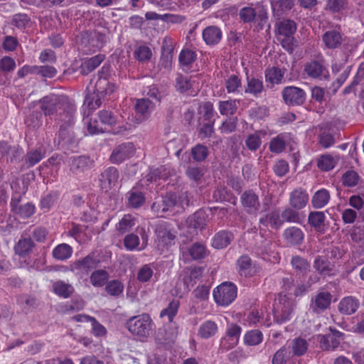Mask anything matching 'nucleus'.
<instances>
[{
	"instance_id": "f257e3e1",
	"label": "nucleus",
	"mask_w": 364,
	"mask_h": 364,
	"mask_svg": "<svg viewBox=\"0 0 364 364\" xmlns=\"http://www.w3.org/2000/svg\"><path fill=\"white\" fill-rule=\"evenodd\" d=\"M117 86L114 82V76L110 65L105 64L97 73V79L92 88L87 87L82 106V114H90L100 107L102 101L113 94Z\"/></svg>"
},
{
	"instance_id": "f03ea898",
	"label": "nucleus",
	"mask_w": 364,
	"mask_h": 364,
	"mask_svg": "<svg viewBox=\"0 0 364 364\" xmlns=\"http://www.w3.org/2000/svg\"><path fill=\"white\" fill-rule=\"evenodd\" d=\"M38 105L45 116L53 117L55 120L63 122L61 129L74 123L76 107L67 96L50 94L39 100Z\"/></svg>"
},
{
	"instance_id": "7ed1b4c3",
	"label": "nucleus",
	"mask_w": 364,
	"mask_h": 364,
	"mask_svg": "<svg viewBox=\"0 0 364 364\" xmlns=\"http://www.w3.org/2000/svg\"><path fill=\"white\" fill-rule=\"evenodd\" d=\"M192 198L191 193L187 191L180 192H168L159 201L154 202L151 205V210L158 215H162L170 212H183L190 205V200Z\"/></svg>"
},
{
	"instance_id": "20e7f679",
	"label": "nucleus",
	"mask_w": 364,
	"mask_h": 364,
	"mask_svg": "<svg viewBox=\"0 0 364 364\" xmlns=\"http://www.w3.org/2000/svg\"><path fill=\"white\" fill-rule=\"evenodd\" d=\"M125 327L136 340L144 342L152 336L155 325L149 314H141L129 318Z\"/></svg>"
},
{
	"instance_id": "39448f33",
	"label": "nucleus",
	"mask_w": 364,
	"mask_h": 364,
	"mask_svg": "<svg viewBox=\"0 0 364 364\" xmlns=\"http://www.w3.org/2000/svg\"><path fill=\"white\" fill-rule=\"evenodd\" d=\"M154 244L159 251H168L176 243V231L173 226L164 220H159L154 225Z\"/></svg>"
},
{
	"instance_id": "423d86ee",
	"label": "nucleus",
	"mask_w": 364,
	"mask_h": 364,
	"mask_svg": "<svg viewBox=\"0 0 364 364\" xmlns=\"http://www.w3.org/2000/svg\"><path fill=\"white\" fill-rule=\"evenodd\" d=\"M83 115V120L87 124V132L90 134H98L104 133L108 129L112 127L117 124V116L110 110L102 109L97 113V117L95 119H87Z\"/></svg>"
},
{
	"instance_id": "0eeeda50",
	"label": "nucleus",
	"mask_w": 364,
	"mask_h": 364,
	"mask_svg": "<svg viewBox=\"0 0 364 364\" xmlns=\"http://www.w3.org/2000/svg\"><path fill=\"white\" fill-rule=\"evenodd\" d=\"M294 301L285 294H280L273 307L274 322L282 324L289 321L293 316Z\"/></svg>"
},
{
	"instance_id": "6e6552de",
	"label": "nucleus",
	"mask_w": 364,
	"mask_h": 364,
	"mask_svg": "<svg viewBox=\"0 0 364 364\" xmlns=\"http://www.w3.org/2000/svg\"><path fill=\"white\" fill-rule=\"evenodd\" d=\"M237 287L230 282H225L214 289L213 296L215 302L221 306H228L237 298Z\"/></svg>"
},
{
	"instance_id": "1a4fd4ad",
	"label": "nucleus",
	"mask_w": 364,
	"mask_h": 364,
	"mask_svg": "<svg viewBox=\"0 0 364 364\" xmlns=\"http://www.w3.org/2000/svg\"><path fill=\"white\" fill-rule=\"evenodd\" d=\"M303 72L307 78L311 80L325 81L328 80L330 77L328 67L325 65V60L323 58L306 62L304 65Z\"/></svg>"
},
{
	"instance_id": "9d476101",
	"label": "nucleus",
	"mask_w": 364,
	"mask_h": 364,
	"mask_svg": "<svg viewBox=\"0 0 364 364\" xmlns=\"http://www.w3.org/2000/svg\"><path fill=\"white\" fill-rule=\"evenodd\" d=\"M353 241L355 242L351 260L356 266L364 264V228H355L351 234Z\"/></svg>"
},
{
	"instance_id": "9b49d317",
	"label": "nucleus",
	"mask_w": 364,
	"mask_h": 364,
	"mask_svg": "<svg viewBox=\"0 0 364 364\" xmlns=\"http://www.w3.org/2000/svg\"><path fill=\"white\" fill-rule=\"evenodd\" d=\"M255 255L264 261L277 263L280 257L276 252V245L269 239H264L261 244H257L254 248Z\"/></svg>"
},
{
	"instance_id": "f8f14e48",
	"label": "nucleus",
	"mask_w": 364,
	"mask_h": 364,
	"mask_svg": "<svg viewBox=\"0 0 364 364\" xmlns=\"http://www.w3.org/2000/svg\"><path fill=\"white\" fill-rule=\"evenodd\" d=\"M100 263L94 254H89L83 258L75 261L71 265V271L81 278L87 277Z\"/></svg>"
},
{
	"instance_id": "ddd939ff",
	"label": "nucleus",
	"mask_w": 364,
	"mask_h": 364,
	"mask_svg": "<svg viewBox=\"0 0 364 364\" xmlns=\"http://www.w3.org/2000/svg\"><path fill=\"white\" fill-rule=\"evenodd\" d=\"M284 103L289 106H300L306 100V93L302 88L296 86L284 87L282 91Z\"/></svg>"
},
{
	"instance_id": "4468645a",
	"label": "nucleus",
	"mask_w": 364,
	"mask_h": 364,
	"mask_svg": "<svg viewBox=\"0 0 364 364\" xmlns=\"http://www.w3.org/2000/svg\"><path fill=\"white\" fill-rule=\"evenodd\" d=\"M135 147L132 142H125L117 146L109 157V161L114 164H120L132 157L135 154Z\"/></svg>"
},
{
	"instance_id": "2eb2a0df",
	"label": "nucleus",
	"mask_w": 364,
	"mask_h": 364,
	"mask_svg": "<svg viewBox=\"0 0 364 364\" xmlns=\"http://www.w3.org/2000/svg\"><path fill=\"white\" fill-rule=\"evenodd\" d=\"M331 333L325 335H318V341L320 348L323 350H333L338 348L343 339L344 333L336 330L331 329Z\"/></svg>"
},
{
	"instance_id": "dca6fc26",
	"label": "nucleus",
	"mask_w": 364,
	"mask_h": 364,
	"mask_svg": "<svg viewBox=\"0 0 364 364\" xmlns=\"http://www.w3.org/2000/svg\"><path fill=\"white\" fill-rule=\"evenodd\" d=\"M241 204L250 215H257L259 210L260 202L259 196L252 190L245 191L240 196Z\"/></svg>"
},
{
	"instance_id": "f3484780",
	"label": "nucleus",
	"mask_w": 364,
	"mask_h": 364,
	"mask_svg": "<svg viewBox=\"0 0 364 364\" xmlns=\"http://www.w3.org/2000/svg\"><path fill=\"white\" fill-rule=\"evenodd\" d=\"M178 328L176 323H167L158 330L156 336L157 343L162 345H171L177 338Z\"/></svg>"
},
{
	"instance_id": "a211bd4d",
	"label": "nucleus",
	"mask_w": 364,
	"mask_h": 364,
	"mask_svg": "<svg viewBox=\"0 0 364 364\" xmlns=\"http://www.w3.org/2000/svg\"><path fill=\"white\" fill-rule=\"evenodd\" d=\"M93 161L85 155L73 156L68 160L70 171L74 174L82 173L92 168Z\"/></svg>"
},
{
	"instance_id": "6ab92c4d",
	"label": "nucleus",
	"mask_w": 364,
	"mask_h": 364,
	"mask_svg": "<svg viewBox=\"0 0 364 364\" xmlns=\"http://www.w3.org/2000/svg\"><path fill=\"white\" fill-rule=\"evenodd\" d=\"M155 104L149 98H141L136 100L134 104V109L138 115L136 119L137 122L140 123L142 121L148 119L151 112L154 111Z\"/></svg>"
},
{
	"instance_id": "aec40b11",
	"label": "nucleus",
	"mask_w": 364,
	"mask_h": 364,
	"mask_svg": "<svg viewBox=\"0 0 364 364\" xmlns=\"http://www.w3.org/2000/svg\"><path fill=\"white\" fill-rule=\"evenodd\" d=\"M309 202V194L307 191L298 188L292 191L289 194V203L290 206L296 210H301L306 207Z\"/></svg>"
},
{
	"instance_id": "412c9836",
	"label": "nucleus",
	"mask_w": 364,
	"mask_h": 364,
	"mask_svg": "<svg viewBox=\"0 0 364 364\" xmlns=\"http://www.w3.org/2000/svg\"><path fill=\"white\" fill-rule=\"evenodd\" d=\"M360 304V300L357 297L348 296L341 299L338 305V309L341 314L350 316L358 311Z\"/></svg>"
},
{
	"instance_id": "4be33fe9",
	"label": "nucleus",
	"mask_w": 364,
	"mask_h": 364,
	"mask_svg": "<svg viewBox=\"0 0 364 364\" xmlns=\"http://www.w3.org/2000/svg\"><path fill=\"white\" fill-rule=\"evenodd\" d=\"M290 264L295 275L299 278H304L311 269L310 262L299 255L292 256Z\"/></svg>"
},
{
	"instance_id": "5701e85b",
	"label": "nucleus",
	"mask_w": 364,
	"mask_h": 364,
	"mask_svg": "<svg viewBox=\"0 0 364 364\" xmlns=\"http://www.w3.org/2000/svg\"><path fill=\"white\" fill-rule=\"evenodd\" d=\"M326 217L323 212L311 211L308 216V223L316 232L323 234L326 230Z\"/></svg>"
},
{
	"instance_id": "b1692460",
	"label": "nucleus",
	"mask_w": 364,
	"mask_h": 364,
	"mask_svg": "<svg viewBox=\"0 0 364 364\" xmlns=\"http://www.w3.org/2000/svg\"><path fill=\"white\" fill-rule=\"evenodd\" d=\"M208 220V215L203 210L196 211L193 215H190L186 220L187 226L190 228L203 230L206 225Z\"/></svg>"
},
{
	"instance_id": "393cba45",
	"label": "nucleus",
	"mask_w": 364,
	"mask_h": 364,
	"mask_svg": "<svg viewBox=\"0 0 364 364\" xmlns=\"http://www.w3.org/2000/svg\"><path fill=\"white\" fill-rule=\"evenodd\" d=\"M322 41L327 48L336 49L342 44L343 38L339 31L336 30H329L323 33Z\"/></svg>"
},
{
	"instance_id": "a878e982",
	"label": "nucleus",
	"mask_w": 364,
	"mask_h": 364,
	"mask_svg": "<svg viewBox=\"0 0 364 364\" xmlns=\"http://www.w3.org/2000/svg\"><path fill=\"white\" fill-rule=\"evenodd\" d=\"M314 268L321 276L324 277L334 274V265L324 257L318 256L315 259Z\"/></svg>"
},
{
	"instance_id": "bb28decb",
	"label": "nucleus",
	"mask_w": 364,
	"mask_h": 364,
	"mask_svg": "<svg viewBox=\"0 0 364 364\" xmlns=\"http://www.w3.org/2000/svg\"><path fill=\"white\" fill-rule=\"evenodd\" d=\"M283 235L290 245H301L304 239V233L302 230L294 226L287 228L284 231Z\"/></svg>"
},
{
	"instance_id": "cd10ccee",
	"label": "nucleus",
	"mask_w": 364,
	"mask_h": 364,
	"mask_svg": "<svg viewBox=\"0 0 364 364\" xmlns=\"http://www.w3.org/2000/svg\"><path fill=\"white\" fill-rule=\"evenodd\" d=\"M331 294L329 292H320L312 299L311 309L314 312H319L326 309L331 301Z\"/></svg>"
},
{
	"instance_id": "c85d7f7f",
	"label": "nucleus",
	"mask_w": 364,
	"mask_h": 364,
	"mask_svg": "<svg viewBox=\"0 0 364 364\" xmlns=\"http://www.w3.org/2000/svg\"><path fill=\"white\" fill-rule=\"evenodd\" d=\"M103 54H97L92 58L85 59L80 67V72L83 75H87L96 69L105 60Z\"/></svg>"
},
{
	"instance_id": "c756f323",
	"label": "nucleus",
	"mask_w": 364,
	"mask_h": 364,
	"mask_svg": "<svg viewBox=\"0 0 364 364\" xmlns=\"http://www.w3.org/2000/svg\"><path fill=\"white\" fill-rule=\"evenodd\" d=\"M202 36L207 45H215L220 41L223 33L219 27L210 26L203 30Z\"/></svg>"
},
{
	"instance_id": "7c9ffc66",
	"label": "nucleus",
	"mask_w": 364,
	"mask_h": 364,
	"mask_svg": "<svg viewBox=\"0 0 364 364\" xmlns=\"http://www.w3.org/2000/svg\"><path fill=\"white\" fill-rule=\"evenodd\" d=\"M289 134L282 132L273 137L269 141V149L272 153L280 154L284 151Z\"/></svg>"
},
{
	"instance_id": "2f4dec72",
	"label": "nucleus",
	"mask_w": 364,
	"mask_h": 364,
	"mask_svg": "<svg viewBox=\"0 0 364 364\" xmlns=\"http://www.w3.org/2000/svg\"><path fill=\"white\" fill-rule=\"evenodd\" d=\"M119 172L117 168L109 166L106 168L102 173L100 181L105 188H112L114 186L118 181Z\"/></svg>"
},
{
	"instance_id": "473e14b6",
	"label": "nucleus",
	"mask_w": 364,
	"mask_h": 364,
	"mask_svg": "<svg viewBox=\"0 0 364 364\" xmlns=\"http://www.w3.org/2000/svg\"><path fill=\"white\" fill-rule=\"evenodd\" d=\"M286 69H281L276 66L267 68L264 72L267 82L272 85H279L282 82Z\"/></svg>"
},
{
	"instance_id": "72a5a7b5",
	"label": "nucleus",
	"mask_w": 364,
	"mask_h": 364,
	"mask_svg": "<svg viewBox=\"0 0 364 364\" xmlns=\"http://www.w3.org/2000/svg\"><path fill=\"white\" fill-rule=\"evenodd\" d=\"M233 235L227 230L217 232L212 239V246L215 249H223L230 244Z\"/></svg>"
},
{
	"instance_id": "f704fd0d",
	"label": "nucleus",
	"mask_w": 364,
	"mask_h": 364,
	"mask_svg": "<svg viewBox=\"0 0 364 364\" xmlns=\"http://www.w3.org/2000/svg\"><path fill=\"white\" fill-rule=\"evenodd\" d=\"M330 193L326 188L316 191L311 198V205L315 209H320L326 206L330 200Z\"/></svg>"
},
{
	"instance_id": "c9c22d12",
	"label": "nucleus",
	"mask_w": 364,
	"mask_h": 364,
	"mask_svg": "<svg viewBox=\"0 0 364 364\" xmlns=\"http://www.w3.org/2000/svg\"><path fill=\"white\" fill-rule=\"evenodd\" d=\"M213 196L216 201L228 202L232 205H236L237 200V197L224 186H218L214 191Z\"/></svg>"
},
{
	"instance_id": "e433bc0d",
	"label": "nucleus",
	"mask_w": 364,
	"mask_h": 364,
	"mask_svg": "<svg viewBox=\"0 0 364 364\" xmlns=\"http://www.w3.org/2000/svg\"><path fill=\"white\" fill-rule=\"evenodd\" d=\"M60 196L58 191H52L41 196L39 203V207L43 213L48 212L52 207L57 203Z\"/></svg>"
},
{
	"instance_id": "4c0bfd02",
	"label": "nucleus",
	"mask_w": 364,
	"mask_h": 364,
	"mask_svg": "<svg viewBox=\"0 0 364 364\" xmlns=\"http://www.w3.org/2000/svg\"><path fill=\"white\" fill-rule=\"evenodd\" d=\"M218 331V325L215 322L207 320L203 322L198 328V336L203 339H208L214 336Z\"/></svg>"
},
{
	"instance_id": "58836bf2",
	"label": "nucleus",
	"mask_w": 364,
	"mask_h": 364,
	"mask_svg": "<svg viewBox=\"0 0 364 364\" xmlns=\"http://www.w3.org/2000/svg\"><path fill=\"white\" fill-rule=\"evenodd\" d=\"M298 210H296L291 206L284 208L281 213L282 222L301 224L303 221L304 216L299 213Z\"/></svg>"
},
{
	"instance_id": "ea45409f",
	"label": "nucleus",
	"mask_w": 364,
	"mask_h": 364,
	"mask_svg": "<svg viewBox=\"0 0 364 364\" xmlns=\"http://www.w3.org/2000/svg\"><path fill=\"white\" fill-rule=\"evenodd\" d=\"M53 289L56 295L63 299L70 297L74 291V288L71 284L61 280L53 282Z\"/></svg>"
},
{
	"instance_id": "a19ab883",
	"label": "nucleus",
	"mask_w": 364,
	"mask_h": 364,
	"mask_svg": "<svg viewBox=\"0 0 364 364\" xmlns=\"http://www.w3.org/2000/svg\"><path fill=\"white\" fill-rule=\"evenodd\" d=\"M239 273L246 277L254 275L255 272L252 269V259L246 255L240 256L237 261Z\"/></svg>"
},
{
	"instance_id": "79ce46f5",
	"label": "nucleus",
	"mask_w": 364,
	"mask_h": 364,
	"mask_svg": "<svg viewBox=\"0 0 364 364\" xmlns=\"http://www.w3.org/2000/svg\"><path fill=\"white\" fill-rule=\"evenodd\" d=\"M127 199L130 207L139 208L144 203L145 196L143 192L133 188L127 193Z\"/></svg>"
},
{
	"instance_id": "37998d69",
	"label": "nucleus",
	"mask_w": 364,
	"mask_h": 364,
	"mask_svg": "<svg viewBox=\"0 0 364 364\" xmlns=\"http://www.w3.org/2000/svg\"><path fill=\"white\" fill-rule=\"evenodd\" d=\"M36 211V207L32 202H27L18 206L13 213L21 219H28L31 218Z\"/></svg>"
},
{
	"instance_id": "c03bdc74",
	"label": "nucleus",
	"mask_w": 364,
	"mask_h": 364,
	"mask_svg": "<svg viewBox=\"0 0 364 364\" xmlns=\"http://www.w3.org/2000/svg\"><path fill=\"white\" fill-rule=\"evenodd\" d=\"M73 248L70 245L66 243H62L57 245L52 252L53 256L55 259L60 261H64L69 259L73 255Z\"/></svg>"
},
{
	"instance_id": "a18cd8bd",
	"label": "nucleus",
	"mask_w": 364,
	"mask_h": 364,
	"mask_svg": "<svg viewBox=\"0 0 364 364\" xmlns=\"http://www.w3.org/2000/svg\"><path fill=\"white\" fill-rule=\"evenodd\" d=\"M33 246V242L30 237H22L15 245V252L21 257H25L32 251Z\"/></svg>"
},
{
	"instance_id": "49530a36",
	"label": "nucleus",
	"mask_w": 364,
	"mask_h": 364,
	"mask_svg": "<svg viewBox=\"0 0 364 364\" xmlns=\"http://www.w3.org/2000/svg\"><path fill=\"white\" fill-rule=\"evenodd\" d=\"M45 157L44 154L40 149H33L28 151L24 157L23 166L26 168L33 167L39 163Z\"/></svg>"
},
{
	"instance_id": "de8ad7c7",
	"label": "nucleus",
	"mask_w": 364,
	"mask_h": 364,
	"mask_svg": "<svg viewBox=\"0 0 364 364\" xmlns=\"http://www.w3.org/2000/svg\"><path fill=\"white\" fill-rule=\"evenodd\" d=\"M218 109L221 115H233L237 110V100H228L224 101H219Z\"/></svg>"
},
{
	"instance_id": "09e8293b",
	"label": "nucleus",
	"mask_w": 364,
	"mask_h": 364,
	"mask_svg": "<svg viewBox=\"0 0 364 364\" xmlns=\"http://www.w3.org/2000/svg\"><path fill=\"white\" fill-rule=\"evenodd\" d=\"M179 305L178 300L173 299L166 308L161 310L160 317L162 318H167L168 323H173V321L178 313Z\"/></svg>"
},
{
	"instance_id": "8fccbe9b",
	"label": "nucleus",
	"mask_w": 364,
	"mask_h": 364,
	"mask_svg": "<svg viewBox=\"0 0 364 364\" xmlns=\"http://www.w3.org/2000/svg\"><path fill=\"white\" fill-rule=\"evenodd\" d=\"M259 223L264 227L270 225L272 228H279L282 226V221L277 212H271L262 217L259 219Z\"/></svg>"
},
{
	"instance_id": "3c124183",
	"label": "nucleus",
	"mask_w": 364,
	"mask_h": 364,
	"mask_svg": "<svg viewBox=\"0 0 364 364\" xmlns=\"http://www.w3.org/2000/svg\"><path fill=\"white\" fill-rule=\"evenodd\" d=\"M227 92L229 94H239L242 87L241 79L236 75H230L225 82Z\"/></svg>"
},
{
	"instance_id": "603ef678",
	"label": "nucleus",
	"mask_w": 364,
	"mask_h": 364,
	"mask_svg": "<svg viewBox=\"0 0 364 364\" xmlns=\"http://www.w3.org/2000/svg\"><path fill=\"white\" fill-rule=\"evenodd\" d=\"M134 225V217L130 214H127L117 224L116 229L121 234H124L131 230Z\"/></svg>"
},
{
	"instance_id": "864d4df0",
	"label": "nucleus",
	"mask_w": 364,
	"mask_h": 364,
	"mask_svg": "<svg viewBox=\"0 0 364 364\" xmlns=\"http://www.w3.org/2000/svg\"><path fill=\"white\" fill-rule=\"evenodd\" d=\"M109 279V274L106 270H95L90 275V282L95 287L104 286Z\"/></svg>"
},
{
	"instance_id": "5fc2aeb1",
	"label": "nucleus",
	"mask_w": 364,
	"mask_h": 364,
	"mask_svg": "<svg viewBox=\"0 0 364 364\" xmlns=\"http://www.w3.org/2000/svg\"><path fill=\"white\" fill-rule=\"evenodd\" d=\"M296 30V26L294 21L284 20L279 24L277 36H293Z\"/></svg>"
},
{
	"instance_id": "6e6d98bb",
	"label": "nucleus",
	"mask_w": 364,
	"mask_h": 364,
	"mask_svg": "<svg viewBox=\"0 0 364 364\" xmlns=\"http://www.w3.org/2000/svg\"><path fill=\"white\" fill-rule=\"evenodd\" d=\"M349 205L360 211L363 218L362 223L357 228H364V194L353 195L349 198Z\"/></svg>"
},
{
	"instance_id": "4d7b16f0",
	"label": "nucleus",
	"mask_w": 364,
	"mask_h": 364,
	"mask_svg": "<svg viewBox=\"0 0 364 364\" xmlns=\"http://www.w3.org/2000/svg\"><path fill=\"white\" fill-rule=\"evenodd\" d=\"M140 245V240L137 235L134 233L128 234L124 238V245L127 250H142L145 248V246L139 247Z\"/></svg>"
},
{
	"instance_id": "13d9d810",
	"label": "nucleus",
	"mask_w": 364,
	"mask_h": 364,
	"mask_svg": "<svg viewBox=\"0 0 364 364\" xmlns=\"http://www.w3.org/2000/svg\"><path fill=\"white\" fill-rule=\"evenodd\" d=\"M188 253L193 260H199L205 257L207 250L203 243L195 242L189 247Z\"/></svg>"
},
{
	"instance_id": "bf43d9fd",
	"label": "nucleus",
	"mask_w": 364,
	"mask_h": 364,
	"mask_svg": "<svg viewBox=\"0 0 364 364\" xmlns=\"http://www.w3.org/2000/svg\"><path fill=\"white\" fill-rule=\"evenodd\" d=\"M263 89L264 86L262 80L255 77L247 78V87L245 88L246 93H250L257 97L259 94L262 93Z\"/></svg>"
},
{
	"instance_id": "052dcab7",
	"label": "nucleus",
	"mask_w": 364,
	"mask_h": 364,
	"mask_svg": "<svg viewBox=\"0 0 364 364\" xmlns=\"http://www.w3.org/2000/svg\"><path fill=\"white\" fill-rule=\"evenodd\" d=\"M336 160L330 154H324L320 156L317 161L318 168L324 171L332 170L336 165Z\"/></svg>"
},
{
	"instance_id": "680f3d73",
	"label": "nucleus",
	"mask_w": 364,
	"mask_h": 364,
	"mask_svg": "<svg viewBox=\"0 0 364 364\" xmlns=\"http://www.w3.org/2000/svg\"><path fill=\"white\" fill-rule=\"evenodd\" d=\"M134 56L138 61L146 63L151 58L152 51L147 46H139L134 51Z\"/></svg>"
},
{
	"instance_id": "e2e57ef3",
	"label": "nucleus",
	"mask_w": 364,
	"mask_h": 364,
	"mask_svg": "<svg viewBox=\"0 0 364 364\" xmlns=\"http://www.w3.org/2000/svg\"><path fill=\"white\" fill-rule=\"evenodd\" d=\"M27 127L37 129L43 124V113L38 111L32 112L25 119Z\"/></svg>"
},
{
	"instance_id": "0e129e2a",
	"label": "nucleus",
	"mask_w": 364,
	"mask_h": 364,
	"mask_svg": "<svg viewBox=\"0 0 364 364\" xmlns=\"http://www.w3.org/2000/svg\"><path fill=\"white\" fill-rule=\"evenodd\" d=\"M263 334L259 330L247 331L244 336V342L248 346H257L262 343Z\"/></svg>"
},
{
	"instance_id": "69168bd1",
	"label": "nucleus",
	"mask_w": 364,
	"mask_h": 364,
	"mask_svg": "<svg viewBox=\"0 0 364 364\" xmlns=\"http://www.w3.org/2000/svg\"><path fill=\"white\" fill-rule=\"evenodd\" d=\"M31 21L30 17L26 14H16L12 16L11 24L21 31H23Z\"/></svg>"
},
{
	"instance_id": "338daca9",
	"label": "nucleus",
	"mask_w": 364,
	"mask_h": 364,
	"mask_svg": "<svg viewBox=\"0 0 364 364\" xmlns=\"http://www.w3.org/2000/svg\"><path fill=\"white\" fill-rule=\"evenodd\" d=\"M209 154L207 146L198 144L191 149V156L194 161L201 162L205 161Z\"/></svg>"
},
{
	"instance_id": "774afa93",
	"label": "nucleus",
	"mask_w": 364,
	"mask_h": 364,
	"mask_svg": "<svg viewBox=\"0 0 364 364\" xmlns=\"http://www.w3.org/2000/svg\"><path fill=\"white\" fill-rule=\"evenodd\" d=\"M309 344L307 341L301 338H296L293 340L291 350L294 355L301 356L308 349Z\"/></svg>"
}]
</instances>
